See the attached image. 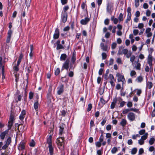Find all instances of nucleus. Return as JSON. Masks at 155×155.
<instances>
[{
  "label": "nucleus",
  "instance_id": "f257e3e1",
  "mask_svg": "<svg viewBox=\"0 0 155 155\" xmlns=\"http://www.w3.org/2000/svg\"><path fill=\"white\" fill-rule=\"evenodd\" d=\"M116 76L118 77L117 81L118 82L121 81L122 84V86H123V85L126 82V81L124 78V76L123 75H121L119 73H117L116 74Z\"/></svg>",
  "mask_w": 155,
  "mask_h": 155
},
{
  "label": "nucleus",
  "instance_id": "f03ea898",
  "mask_svg": "<svg viewBox=\"0 0 155 155\" xmlns=\"http://www.w3.org/2000/svg\"><path fill=\"white\" fill-rule=\"evenodd\" d=\"M64 140V138L62 137H59L57 138L56 143L59 147L62 146Z\"/></svg>",
  "mask_w": 155,
  "mask_h": 155
},
{
  "label": "nucleus",
  "instance_id": "7ed1b4c3",
  "mask_svg": "<svg viewBox=\"0 0 155 155\" xmlns=\"http://www.w3.org/2000/svg\"><path fill=\"white\" fill-rule=\"evenodd\" d=\"M113 4L111 2H108L107 7V12L111 13L113 10Z\"/></svg>",
  "mask_w": 155,
  "mask_h": 155
},
{
  "label": "nucleus",
  "instance_id": "20e7f679",
  "mask_svg": "<svg viewBox=\"0 0 155 155\" xmlns=\"http://www.w3.org/2000/svg\"><path fill=\"white\" fill-rule=\"evenodd\" d=\"M13 121L14 117L12 116H10L9 118V121L8 122V130H8V131L9 130L11 129L12 127L13 124Z\"/></svg>",
  "mask_w": 155,
  "mask_h": 155
},
{
  "label": "nucleus",
  "instance_id": "39448f33",
  "mask_svg": "<svg viewBox=\"0 0 155 155\" xmlns=\"http://www.w3.org/2000/svg\"><path fill=\"white\" fill-rule=\"evenodd\" d=\"M128 53V50L127 49H122V47L119 48L118 54L119 55H121L124 54L126 55Z\"/></svg>",
  "mask_w": 155,
  "mask_h": 155
},
{
  "label": "nucleus",
  "instance_id": "423d86ee",
  "mask_svg": "<svg viewBox=\"0 0 155 155\" xmlns=\"http://www.w3.org/2000/svg\"><path fill=\"white\" fill-rule=\"evenodd\" d=\"M69 62L70 61L69 59H68L66 60L65 61L63 64V66L61 68L62 70H63L64 69L68 70L69 68Z\"/></svg>",
  "mask_w": 155,
  "mask_h": 155
},
{
  "label": "nucleus",
  "instance_id": "0eeeda50",
  "mask_svg": "<svg viewBox=\"0 0 155 155\" xmlns=\"http://www.w3.org/2000/svg\"><path fill=\"white\" fill-rule=\"evenodd\" d=\"M135 114L133 112H130L127 115V117L128 119L130 121H132L135 120Z\"/></svg>",
  "mask_w": 155,
  "mask_h": 155
},
{
  "label": "nucleus",
  "instance_id": "6e6552de",
  "mask_svg": "<svg viewBox=\"0 0 155 155\" xmlns=\"http://www.w3.org/2000/svg\"><path fill=\"white\" fill-rule=\"evenodd\" d=\"M2 58L1 57H0V69L2 70V72L3 73V74L4 72V61H2Z\"/></svg>",
  "mask_w": 155,
  "mask_h": 155
},
{
  "label": "nucleus",
  "instance_id": "1a4fd4ad",
  "mask_svg": "<svg viewBox=\"0 0 155 155\" xmlns=\"http://www.w3.org/2000/svg\"><path fill=\"white\" fill-rule=\"evenodd\" d=\"M12 31L11 29H9L8 33V37H7L6 42L7 43H9L11 40V38L12 34Z\"/></svg>",
  "mask_w": 155,
  "mask_h": 155
},
{
  "label": "nucleus",
  "instance_id": "9d476101",
  "mask_svg": "<svg viewBox=\"0 0 155 155\" xmlns=\"http://www.w3.org/2000/svg\"><path fill=\"white\" fill-rule=\"evenodd\" d=\"M59 29L58 28H56L53 35V38L55 39H58L59 38Z\"/></svg>",
  "mask_w": 155,
  "mask_h": 155
},
{
  "label": "nucleus",
  "instance_id": "9b49d317",
  "mask_svg": "<svg viewBox=\"0 0 155 155\" xmlns=\"http://www.w3.org/2000/svg\"><path fill=\"white\" fill-rule=\"evenodd\" d=\"M58 91L57 93L58 95H60L64 91V86L63 84H61L58 88Z\"/></svg>",
  "mask_w": 155,
  "mask_h": 155
},
{
  "label": "nucleus",
  "instance_id": "f8f14e48",
  "mask_svg": "<svg viewBox=\"0 0 155 155\" xmlns=\"http://www.w3.org/2000/svg\"><path fill=\"white\" fill-rule=\"evenodd\" d=\"M62 15L61 17L62 21L64 23H65L67 19L68 15L67 13H62Z\"/></svg>",
  "mask_w": 155,
  "mask_h": 155
},
{
  "label": "nucleus",
  "instance_id": "ddd939ff",
  "mask_svg": "<svg viewBox=\"0 0 155 155\" xmlns=\"http://www.w3.org/2000/svg\"><path fill=\"white\" fill-rule=\"evenodd\" d=\"M90 21V19L88 17L85 18L84 19H82L81 21V23L82 25H85Z\"/></svg>",
  "mask_w": 155,
  "mask_h": 155
},
{
  "label": "nucleus",
  "instance_id": "4468645a",
  "mask_svg": "<svg viewBox=\"0 0 155 155\" xmlns=\"http://www.w3.org/2000/svg\"><path fill=\"white\" fill-rule=\"evenodd\" d=\"M8 130H6L5 131L2 132L0 135L1 139L2 140H4L5 136V135L8 134Z\"/></svg>",
  "mask_w": 155,
  "mask_h": 155
},
{
  "label": "nucleus",
  "instance_id": "2eb2a0df",
  "mask_svg": "<svg viewBox=\"0 0 155 155\" xmlns=\"http://www.w3.org/2000/svg\"><path fill=\"white\" fill-rule=\"evenodd\" d=\"M26 114V112L24 110H22L21 114H20L19 118L21 120H23L24 119V117H25V115Z\"/></svg>",
  "mask_w": 155,
  "mask_h": 155
},
{
  "label": "nucleus",
  "instance_id": "dca6fc26",
  "mask_svg": "<svg viewBox=\"0 0 155 155\" xmlns=\"http://www.w3.org/2000/svg\"><path fill=\"white\" fill-rule=\"evenodd\" d=\"M64 125L62 124L59 126L60 128L59 134L61 135L63 134L64 129Z\"/></svg>",
  "mask_w": 155,
  "mask_h": 155
},
{
  "label": "nucleus",
  "instance_id": "f3484780",
  "mask_svg": "<svg viewBox=\"0 0 155 155\" xmlns=\"http://www.w3.org/2000/svg\"><path fill=\"white\" fill-rule=\"evenodd\" d=\"M52 136L51 135H50L47 138V143L48 144V146H52Z\"/></svg>",
  "mask_w": 155,
  "mask_h": 155
},
{
  "label": "nucleus",
  "instance_id": "a211bd4d",
  "mask_svg": "<svg viewBox=\"0 0 155 155\" xmlns=\"http://www.w3.org/2000/svg\"><path fill=\"white\" fill-rule=\"evenodd\" d=\"M152 60L153 58L152 56L151 55H149L148 57V63L150 66L152 65Z\"/></svg>",
  "mask_w": 155,
  "mask_h": 155
},
{
  "label": "nucleus",
  "instance_id": "6ab92c4d",
  "mask_svg": "<svg viewBox=\"0 0 155 155\" xmlns=\"http://www.w3.org/2000/svg\"><path fill=\"white\" fill-rule=\"evenodd\" d=\"M117 102V99L115 98L113 100V101L112 102L111 105L110 107L111 109H113L114 108Z\"/></svg>",
  "mask_w": 155,
  "mask_h": 155
},
{
  "label": "nucleus",
  "instance_id": "aec40b11",
  "mask_svg": "<svg viewBox=\"0 0 155 155\" xmlns=\"http://www.w3.org/2000/svg\"><path fill=\"white\" fill-rule=\"evenodd\" d=\"M67 56L65 54H62L60 58L61 61H64L66 58Z\"/></svg>",
  "mask_w": 155,
  "mask_h": 155
},
{
  "label": "nucleus",
  "instance_id": "412c9836",
  "mask_svg": "<svg viewBox=\"0 0 155 155\" xmlns=\"http://www.w3.org/2000/svg\"><path fill=\"white\" fill-rule=\"evenodd\" d=\"M49 152L50 155H53V154L54 149L52 146H48Z\"/></svg>",
  "mask_w": 155,
  "mask_h": 155
},
{
  "label": "nucleus",
  "instance_id": "4be33fe9",
  "mask_svg": "<svg viewBox=\"0 0 155 155\" xmlns=\"http://www.w3.org/2000/svg\"><path fill=\"white\" fill-rule=\"evenodd\" d=\"M127 122L126 120L125 119H123L120 122V124L122 126L124 127L127 124Z\"/></svg>",
  "mask_w": 155,
  "mask_h": 155
},
{
  "label": "nucleus",
  "instance_id": "5701e85b",
  "mask_svg": "<svg viewBox=\"0 0 155 155\" xmlns=\"http://www.w3.org/2000/svg\"><path fill=\"white\" fill-rule=\"evenodd\" d=\"M39 103L38 101H36L34 104V108L36 110V111L38 110V107Z\"/></svg>",
  "mask_w": 155,
  "mask_h": 155
},
{
  "label": "nucleus",
  "instance_id": "b1692460",
  "mask_svg": "<svg viewBox=\"0 0 155 155\" xmlns=\"http://www.w3.org/2000/svg\"><path fill=\"white\" fill-rule=\"evenodd\" d=\"M111 20L113 21L114 23L115 24H117L118 22V20L117 18H114V16H112L111 18Z\"/></svg>",
  "mask_w": 155,
  "mask_h": 155
},
{
  "label": "nucleus",
  "instance_id": "393cba45",
  "mask_svg": "<svg viewBox=\"0 0 155 155\" xmlns=\"http://www.w3.org/2000/svg\"><path fill=\"white\" fill-rule=\"evenodd\" d=\"M25 147V144L23 143H21L19 146V150H22L24 149Z\"/></svg>",
  "mask_w": 155,
  "mask_h": 155
},
{
  "label": "nucleus",
  "instance_id": "a878e982",
  "mask_svg": "<svg viewBox=\"0 0 155 155\" xmlns=\"http://www.w3.org/2000/svg\"><path fill=\"white\" fill-rule=\"evenodd\" d=\"M155 141V139L153 137L151 138L149 141V143L150 145H152L154 143Z\"/></svg>",
  "mask_w": 155,
  "mask_h": 155
},
{
  "label": "nucleus",
  "instance_id": "bb28decb",
  "mask_svg": "<svg viewBox=\"0 0 155 155\" xmlns=\"http://www.w3.org/2000/svg\"><path fill=\"white\" fill-rule=\"evenodd\" d=\"M147 87L149 89H151L153 86V84L152 82L148 81L147 83Z\"/></svg>",
  "mask_w": 155,
  "mask_h": 155
},
{
  "label": "nucleus",
  "instance_id": "cd10ccee",
  "mask_svg": "<svg viewBox=\"0 0 155 155\" xmlns=\"http://www.w3.org/2000/svg\"><path fill=\"white\" fill-rule=\"evenodd\" d=\"M148 135V133H146L144 135L141 136V139L144 141L147 138Z\"/></svg>",
  "mask_w": 155,
  "mask_h": 155
},
{
  "label": "nucleus",
  "instance_id": "c85d7f7f",
  "mask_svg": "<svg viewBox=\"0 0 155 155\" xmlns=\"http://www.w3.org/2000/svg\"><path fill=\"white\" fill-rule=\"evenodd\" d=\"M109 70L108 69H107L106 71L105 74L104 75V79L106 80H107L108 79V74L109 73Z\"/></svg>",
  "mask_w": 155,
  "mask_h": 155
},
{
  "label": "nucleus",
  "instance_id": "c756f323",
  "mask_svg": "<svg viewBox=\"0 0 155 155\" xmlns=\"http://www.w3.org/2000/svg\"><path fill=\"white\" fill-rule=\"evenodd\" d=\"M76 57L75 55L73 54L71 58V61L72 63L74 64L76 61Z\"/></svg>",
  "mask_w": 155,
  "mask_h": 155
},
{
  "label": "nucleus",
  "instance_id": "7c9ffc66",
  "mask_svg": "<svg viewBox=\"0 0 155 155\" xmlns=\"http://www.w3.org/2000/svg\"><path fill=\"white\" fill-rule=\"evenodd\" d=\"M15 74V81L17 83L18 80L19 79V74H17V72H16V73H14Z\"/></svg>",
  "mask_w": 155,
  "mask_h": 155
},
{
  "label": "nucleus",
  "instance_id": "2f4dec72",
  "mask_svg": "<svg viewBox=\"0 0 155 155\" xmlns=\"http://www.w3.org/2000/svg\"><path fill=\"white\" fill-rule=\"evenodd\" d=\"M13 70L14 71V73L16 72L19 71L18 67L17 66H15L13 67Z\"/></svg>",
  "mask_w": 155,
  "mask_h": 155
},
{
  "label": "nucleus",
  "instance_id": "473e14b6",
  "mask_svg": "<svg viewBox=\"0 0 155 155\" xmlns=\"http://www.w3.org/2000/svg\"><path fill=\"white\" fill-rule=\"evenodd\" d=\"M118 19L120 21L123 20V15L122 13H120L119 15Z\"/></svg>",
  "mask_w": 155,
  "mask_h": 155
},
{
  "label": "nucleus",
  "instance_id": "72a5a7b5",
  "mask_svg": "<svg viewBox=\"0 0 155 155\" xmlns=\"http://www.w3.org/2000/svg\"><path fill=\"white\" fill-rule=\"evenodd\" d=\"M26 68L27 69L28 72V73H30L32 71V69L30 65L28 66Z\"/></svg>",
  "mask_w": 155,
  "mask_h": 155
},
{
  "label": "nucleus",
  "instance_id": "f704fd0d",
  "mask_svg": "<svg viewBox=\"0 0 155 155\" xmlns=\"http://www.w3.org/2000/svg\"><path fill=\"white\" fill-rule=\"evenodd\" d=\"M117 151V148L116 147H113L111 150V152L113 153H116V152Z\"/></svg>",
  "mask_w": 155,
  "mask_h": 155
},
{
  "label": "nucleus",
  "instance_id": "c9c22d12",
  "mask_svg": "<svg viewBox=\"0 0 155 155\" xmlns=\"http://www.w3.org/2000/svg\"><path fill=\"white\" fill-rule=\"evenodd\" d=\"M29 98L30 100L33 98L34 96V93L32 92H30L29 93Z\"/></svg>",
  "mask_w": 155,
  "mask_h": 155
},
{
  "label": "nucleus",
  "instance_id": "e433bc0d",
  "mask_svg": "<svg viewBox=\"0 0 155 155\" xmlns=\"http://www.w3.org/2000/svg\"><path fill=\"white\" fill-rule=\"evenodd\" d=\"M109 78L110 79V81H115V79L113 75L111 74H110L109 76Z\"/></svg>",
  "mask_w": 155,
  "mask_h": 155
},
{
  "label": "nucleus",
  "instance_id": "4c0bfd02",
  "mask_svg": "<svg viewBox=\"0 0 155 155\" xmlns=\"http://www.w3.org/2000/svg\"><path fill=\"white\" fill-rule=\"evenodd\" d=\"M11 141V138L10 137H8L6 141V143H5L9 145Z\"/></svg>",
  "mask_w": 155,
  "mask_h": 155
},
{
  "label": "nucleus",
  "instance_id": "58836bf2",
  "mask_svg": "<svg viewBox=\"0 0 155 155\" xmlns=\"http://www.w3.org/2000/svg\"><path fill=\"white\" fill-rule=\"evenodd\" d=\"M137 80L138 82H141L143 80V78L142 76H139L137 77Z\"/></svg>",
  "mask_w": 155,
  "mask_h": 155
},
{
  "label": "nucleus",
  "instance_id": "ea45409f",
  "mask_svg": "<svg viewBox=\"0 0 155 155\" xmlns=\"http://www.w3.org/2000/svg\"><path fill=\"white\" fill-rule=\"evenodd\" d=\"M137 151V148H134L131 150V153L133 154H134L136 153Z\"/></svg>",
  "mask_w": 155,
  "mask_h": 155
},
{
  "label": "nucleus",
  "instance_id": "a19ab883",
  "mask_svg": "<svg viewBox=\"0 0 155 155\" xmlns=\"http://www.w3.org/2000/svg\"><path fill=\"white\" fill-rule=\"evenodd\" d=\"M130 111V109H124L123 110L122 113L124 114H125L128 113L129 111Z\"/></svg>",
  "mask_w": 155,
  "mask_h": 155
},
{
  "label": "nucleus",
  "instance_id": "79ce46f5",
  "mask_svg": "<svg viewBox=\"0 0 155 155\" xmlns=\"http://www.w3.org/2000/svg\"><path fill=\"white\" fill-rule=\"evenodd\" d=\"M69 9V7L68 6H66L64 7L63 8L64 12H62V13H67L66 11Z\"/></svg>",
  "mask_w": 155,
  "mask_h": 155
},
{
  "label": "nucleus",
  "instance_id": "37998d69",
  "mask_svg": "<svg viewBox=\"0 0 155 155\" xmlns=\"http://www.w3.org/2000/svg\"><path fill=\"white\" fill-rule=\"evenodd\" d=\"M145 130L144 129H143V130H140L139 132V134L140 135H142L143 134H145L146 133H145Z\"/></svg>",
  "mask_w": 155,
  "mask_h": 155
},
{
  "label": "nucleus",
  "instance_id": "c03bdc74",
  "mask_svg": "<svg viewBox=\"0 0 155 155\" xmlns=\"http://www.w3.org/2000/svg\"><path fill=\"white\" fill-rule=\"evenodd\" d=\"M87 110L88 112L90 111L92 108V105L91 104H89L88 106Z\"/></svg>",
  "mask_w": 155,
  "mask_h": 155
},
{
  "label": "nucleus",
  "instance_id": "a18cd8bd",
  "mask_svg": "<svg viewBox=\"0 0 155 155\" xmlns=\"http://www.w3.org/2000/svg\"><path fill=\"white\" fill-rule=\"evenodd\" d=\"M64 48L63 46L61 44L57 45V50H59L61 49H64Z\"/></svg>",
  "mask_w": 155,
  "mask_h": 155
},
{
  "label": "nucleus",
  "instance_id": "49530a36",
  "mask_svg": "<svg viewBox=\"0 0 155 155\" xmlns=\"http://www.w3.org/2000/svg\"><path fill=\"white\" fill-rule=\"evenodd\" d=\"M139 5V0H135V5L136 7H138Z\"/></svg>",
  "mask_w": 155,
  "mask_h": 155
},
{
  "label": "nucleus",
  "instance_id": "de8ad7c7",
  "mask_svg": "<svg viewBox=\"0 0 155 155\" xmlns=\"http://www.w3.org/2000/svg\"><path fill=\"white\" fill-rule=\"evenodd\" d=\"M104 136L103 135H101L100 136V137L99 139V141L101 143L104 140Z\"/></svg>",
  "mask_w": 155,
  "mask_h": 155
},
{
  "label": "nucleus",
  "instance_id": "09e8293b",
  "mask_svg": "<svg viewBox=\"0 0 155 155\" xmlns=\"http://www.w3.org/2000/svg\"><path fill=\"white\" fill-rule=\"evenodd\" d=\"M133 32L134 35H136L138 34L139 33V31L137 29H134L133 30Z\"/></svg>",
  "mask_w": 155,
  "mask_h": 155
},
{
  "label": "nucleus",
  "instance_id": "8fccbe9b",
  "mask_svg": "<svg viewBox=\"0 0 155 155\" xmlns=\"http://www.w3.org/2000/svg\"><path fill=\"white\" fill-rule=\"evenodd\" d=\"M60 72V70L59 68H58L56 70L55 72V74L56 75H58Z\"/></svg>",
  "mask_w": 155,
  "mask_h": 155
},
{
  "label": "nucleus",
  "instance_id": "3c124183",
  "mask_svg": "<svg viewBox=\"0 0 155 155\" xmlns=\"http://www.w3.org/2000/svg\"><path fill=\"white\" fill-rule=\"evenodd\" d=\"M23 57V55L22 54H20V55L19 57L18 60V61L21 62V60L22 59Z\"/></svg>",
  "mask_w": 155,
  "mask_h": 155
},
{
  "label": "nucleus",
  "instance_id": "603ef678",
  "mask_svg": "<svg viewBox=\"0 0 155 155\" xmlns=\"http://www.w3.org/2000/svg\"><path fill=\"white\" fill-rule=\"evenodd\" d=\"M102 59H105L107 57L106 54L105 53H103L102 54Z\"/></svg>",
  "mask_w": 155,
  "mask_h": 155
},
{
  "label": "nucleus",
  "instance_id": "864d4df0",
  "mask_svg": "<svg viewBox=\"0 0 155 155\" xmlns=\"http://www.w3.org/2000/svg\"><path fill=\"white\" fill-rule=\"evenodd\" d=\"M117 45L116 43L114 42L111 45V48L112 49H114L116 48V47Z\"/></svg>",
  "mask_w": 155,
  "mask_h": 155
},
{
  "label": "nucleus",
  "instance_id": "5fc2aeb1",
  "mask_svg": "<svg viewBox=\"0 0 155 155\" xmlns=\"http://www.w3.org/2000/svg\"><path fill=\"white\" fill-rule=\"evenodd\" d=\"M144 26V25L142 23H139L138 26V28L139 29L142 28Z\"/></svg>",
  "mask_w": 155,
  "mask_h": 155
},
{
  "label": "nucleus",
  "instance_id": "6e6d98bb",
  "mask_svg": "<svg viewBox=\"0 0 155 155\" xmlns=\"http://www.w3.org/2000/svg\"><path fill=\"white\" fill-rule=\"evenodd\" d=\"M112 126L111 125L109 124L107 126L106 129L107 130H109L111 129Z\"/></svg>",
  "mask_w": 155,
  "mask_h": 155
},
{
  "label": "nucleus",
  "instance_id": "4d7b16f0",
  "mask_svg": "<svg viewBox=\"0 0 155 155\" xmlns=\"http://www.w3.org/2000/svg\"><path fill=\"white\" fill-rule=\"evenodd\" d=\"M135 58L134 55H132L130 58V61L133 63Z\"/></svg>",
  "mask_w": 155,
  "mask_h": 155
},
{
  "label": "nucleus",
  "instance_id": "13d9d810",
  "mask_svg": "<svg viewBox=\"0 0 155 155\" xmlns=\"http://www.w3.org/2000/svg\"><path fill=\"white\" fill-rule=\"evenodd\" d=\"M136 68L137 69L140 70V63H137Z\"/></svg>",
  "mask_w": 155,
  "mask_h": 155
},
{
  "label": "nucleus",
  "instance_id": "bf43d9fd",
  "mask_svg": "<svg viewBox=\"0 0 155 155\" xmlns=\"http://www.w3.org/2000/svg\"><path fill=\"white\" fill-rule=\"evenodd\" d=\"M127 107H132L133 105L132 102L130 101L128 102L127 104Z\"/></svg>",
  "mask_w": 155,
  "mask_h": 155
},
{
  "label": "nucleus",
  "instance_id": "052dcab7",
  "mask_svg": "<svg viewBox=\"0 0 155 155\" xmlns=\"http://www.w3.org/2000/svg\"><path fill=\"white\" fill-rule=\"evenodd\" d=\"M100 101H101V103L103 104H105L106 103V101H105L104 99L102 98V97H101V98H100Z\"/></svg>",
  "mask_w": 155,
  "mask_h": 155
},
{
  "label": "nucleus",
  "instance_id": "680f3d73",
  "mask_svg": "<svg viewBox=\"0 0 155 155\" xmlns=\"http://www.w3.org/2000/svg\"><path fill=\"white\" fill-rule=\"evenodd\" d=\"M138 143L140 145H143L144 143V141L141 139L138 140Z\"/></svg>",
  "mask_w": 155,
  "mask_h": 155
},
{
  "label": "nucleus",
  "instance_id": "e2e57ef3",
  "mask_svg": "<svg viewBox=\"0 0 155 155\" xmlns=\"http://www.w3.org/2000/svg\"><path fill=\"white\" fill-rule=\"evenodd\" d=\"M106 137L107 138H111V134L109 133H107L106 134Z\"/></svg>",
  "mask_w": 155,
  "mask_h": 155
},
{
  "label": "nucleus",
  "instance_id": "0e129e2a",
  "mask_svg": "<svg viewBox=\"0 0 155 155\" xmlns=\"http://www.w3.org/2000/svg\"><path fill=\"white\" fill-rule=\"evenodd\" d=\"M107 121L106 119V118H105L101 122V124L102 126H104V124H105L106 122Z\"/></svg>",
  "mask_w": 155,
  "mask_h": 155
},
{
  "label": "nucleus",
  "instance_id": "69168bd1",
  "mask_svg": "<svg viewBox=\"0 0 155 155\" xmlns=\"http://www.w3.org/2000/svg\"><path fill=\"white\" fill-rule=\"evenodd\" d=\"M110 33L109 32H107L105 35V37L106 38H108L110 36Z\"/></svg>",
  "mask_w": 155,
  "mask_h": 155
},
{
  "label": "nucleus",
  "instance_id": "338daca9",
  "mask_svg": "<svg viewBox=\"0 0 155 155\" xmlns=\"http://www.w3.org/2000/svg\"><path fill=\"white\" fill-rule=\"evenodd\" d=\"M61 115L63 117H64L65 115L66 112L65 110H62L61 112Z\"/></svg>",
  "mask_w": 155,
  "mask_h": 155
},
{
  "label": "nucleus",
  "instance_id": "774afa93",
  "mask_svg": "<svg viewBox=\"0 0 155 155\" xmlns=\"http://www.w3.org/2000/svg\"><path fill=\"white\" fill-rule=\"evenodd\" d=\"M109 20L108 19H106L104 21V23L105 25H108L109 24Z\"/></svg>",
  "mask_w": 155,
  "mask_h": 155
}]
</instances>
